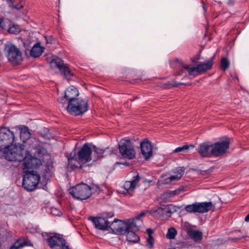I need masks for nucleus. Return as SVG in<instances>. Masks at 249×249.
<instances>
[{"instance_id":"nucleus-55","label":"nucleus","mask_w":249,"mask_h":249,"mask_svg":"<svg viewBox=\"0 0 249 249\" xmlns=\"http://www.w3.org/2000/svg\"><path fill=\"white\" fill-rule=\"evenodd\" d=\"M184 209H185V210H187V206H186V207L184 208Z\"/></svg>"},{"instance_id":"nucleus-7","label":"nucleus","mask_w":249,"mask_h":249,"mask_svg":"<svg viewBox=\"0 0 249 249\" xmlns=\"http://www.w3.org/2000/svg\"><path fill=\"white\" fill-rule=\"evenodd\" d=\"M69 193L77 199L85 200L91 195L90 188L86 184L81 183L71 187Z\"/></svg>"},{"instance_id":"nucleus-12","label":"nucleus","mask_w":249,"mask_h":249,"mask_svg":"<svg viewBox=\"0 0 249 249\" xmlns=\"http://www.w3.org/2000/svg\"><path fill=\"white\" fill-rule=\"evenodd\" d=\"M231 140L229 137H226L225 140L213 143L212 151L213 152L214 157H222L227 153Z\"/></svg>"},{"instance_id":"nucleus-4","label":"nucleus","mask_w":249,"mask_h":249,"mask_svg":"<svg viewBox=\"0 0 249 249\" xmlns=\"http://www.w3.org/2000/svg\"><path fill=\"white\" fill-rule=\"evenodd\" d=\"M23 172L22 187L29 192L35 190L40 181V175L34 170H25Z\"/></svg>"},{"instance_id":"nucleus-56","label":"nucleus","mask_w":249,"mask_h":249,"mask_svg":"<svg viewBox=\"0 0 249 249\" xmlns=\"http://www.w3.org/2000/svg\"><path fill=\"white\" fill-rule=\"evenodd\" d=\"M24 45L25 47V45H26V43H24Z\"/></svg>"},{"instance_id":"nucleus-57","label":"nucleus","mask_w":249,"mask_h":249,"mask_svg":"<svg viewBox=\"0 0 249 249\" xmlns=\"http://www.w3.org/2000/svg\"><path fill=\"white\" fill-rule=\"evenodd\" d=\"M137 98H138V97L137 96V97H135V98L134 99H137Z\"/></svg>"},{"instance_id":"nucleus-3","label":"nucleus","mask_w":249,"mask_h":249,"mask_svg":"<svg viewBox=\"0 0 249 249\" xmlns=\"http://www.w3.org/2000/svg\"><path fill=\"white\" fill-rule=\"evenodd\" d=\"M15 139L14 132L11 131L6 127L0 128V151L4 149V156L6 151L11 150L14 147L19 148V146L17 145H13Z\"/></svg>"},{"instance_id":"nucleus-34","label":"nucleus","mask_w":249,"mask_h":249,"mask_svg":"<svg viewBox=\"0 0 249 249\" xmlns=\"http://www.w3.org/2000/svg\"><path fill=\"white\" fill-rule=\"evenodd\" d=\"M177 234V231L175 228L173 227L170 228L168 229L166 237L169 239H173Z\"/></svg>"},{"instance_id":"nucleus-2","label":"nucleus","mask_w":249,"mask_h":249,"mask_svg":"<svg viewBox=\"0 0 249 249\" xmlns=\"http://www.w3.org/2000/svg\"><path fill=\"white\" fill-rule=\"evenodd\" d=\"M201 51H199L195 56L190 58L191 62L195 66H191L188 65V73L194 77L204 74L210 71L214 64L215 54L204 62H198L201 59Z\"/></svg>"},{"instance_id":"nucleus-37","label":"nucleus","mask_w":249,"mask_h":249,"mask_svg":"<svg viewBox=\"0 0 249 249\" xmlns=\"http://www.w3.org/2000/svg\"><path fill=\"white\" fill-rule=\"evenodd\" d=\"M10 21L8 19L4 20V19L0 18V28L2 29H6Z\"/></svg>"},{"instance_id":"nucleus-41","label":"nucleus","mask_w":249,"mask_h":249,"mask_svg":"<svg viewBox=\"0 0 249 249\" xmlns=\"http://www.w3.org/2000/svg\"><path fill=\"white\" fill-rule=\"evenodd\" d=\"M187 150V144H185L181 147H178L176 148L174 151V153H178Z\"/></svg>"},{"instance_id":"nucleus-25","label":"nucleus","mask_w":249,"mask_h":249,"mask_svg":"<svg viewBox=\"0 0 249 249\" xmlns=\"http://www.w3.org/2000/svg\"><path fill=\"white\" fill-rule=\"evenodd\" d=\"M44 48L40 46V43H37L32 48L30 51V53L33 57H38L42 54Z\"/></svg>"},{"instance_id":"nucleus-43","label":"nucleus","mask_w":249,"mask_h":249,"mask_svg":"<svg viewBox=\"0 0 249 249\" xmlns=\"http://www.w3.org/2000/svg\"><path fill=\"white\" fill-rule=\"evenodd\" d=\"M183 190V187H179L178 189L175 190L174 191H170L171 194H172L173 197L174 196L176 195H177L179 194L181 191H182Z\"/></svg>"},{"instance_id":"nucleus-14","label":"nucleus","mask_w":249,"mask_h":249,"mask_svg":"<svg viewBox=\"0 0 249 249\" xmlns=\"http://www.w3.org/2000/svg\"><path fill=\"white\" fill-rule=\"evenodd\" d=\"M49 246L52 249H69L64 239L56 236H50L47 239Z\"/></svg>"},{"instance_id":"nucleus-16","label":"nucleus","mask_w":249,"mask_h":249,"mask_svg":"<svg viewBox=\"0 0 249 249\" xmlns=\"http://www.w3.org/2000/svg\"><path fill=\"white\" fill-rule=\"evenodd\" d=\"M213 143L210 142H205L201 143L198 147V152L202 157H214Z\"/></svg>"},{"instance_id":"nucleus-38","label":"nucleus","mask_w":249,"mask_h":249,"mask_svg":"<svg viewBox=\"0 0 249 249\" xmlns=\"http://www.w3.org/2000/svg\"><path fill=\"white\" fill-rule=\"evenodd\" d=\"M89 187L90 188L91 192L92 190L94 193L99 194L101 191V186L99 184L92 183Z\"/></svg>"},{"instance_id":"nucleus-26","label":"nucleus","mask_w":249,"mask_h":249,"mask_svg":"<svg viewBox=\"0 0 249 249\" xmlns=\"http://www.w3.org/2000/svg\"><path fill=\"white\" fill-rule=\"evenodd\" d=\"M31 137V133L29 132L27 126H23L20 129V137L23 142L28 140Z\"/></svg>"},{"instance_id":"nucleus-29","label":"nucleus","mask_w":249,"mask_h":249,"mask_svg":"<svg viewBox=\"0 0 249 249\" xmlns=\"http://www.w3.org/2000/svg\"><path fill=\"white\" fill-rule=\"evenodd\" d=\"M184 173V170L182 168H179L177 171V174L176 175H173L170 176L168 179L165 183H168L174 180H179L181 177L182 176Z\"/></svg>"},{"instance_id":"nucleus-5","label":"nucleus","mask_w":249,"mask_h":249,"mask_svg":"<svg viewBox=\"0 0 249 249\" xmlns=\"http://www.w3.org/2000/svg\"><path fill=\"white\" fill-rule=\"evenodd\" d=\"M4 51L9 62L13 65L21 63L23 58L22 53L19 49L11 43L5 45Z\"/></svg>"},{"instance_id":"nucleus-45","label":"nucleus","mask_w":249,"mask_h":249,"mask_svg":"<svg viewBox=\"0 0 249 249\" xmlns=\"http://www.w3.org/2000/svg\"><path fill=\"white\" fill-rule=\"evenodd\" d=\"M235 2V0H228L227 4L230 6H232L234 5Z\"/></svg>"},{"instance_id":"nucleus-31","label":"nucleus","mask_w":249,"mask_h":249,"mask_svg":"<svg viewBox=\"0 0 249 249\" xmlns=\"http://www.w3.org/2000/svg\"><path fill=\"white\" fill-rule=\"evenodd\" d=\"M92 147L94 152L93 157L97 158L98 159L105 157L104 153L106 151H104V149L97 148L95 146H93Z\"/></svg>"},{"instance_id":"nucleus-21","label":"nucleus","mask_w":249,"mask_h":249,"mask_svg":"<svg viewBox=\"0 0 249 249\" xmlns=\"http://www.w3.org/2000/svg\"><path fill=\"white\" fill-rule=\"evenodd\" d=\"M203 238V233L200 231L188 228V239H192L196 243H200Z\"/></svg>"},{"instance_id":"nucleus-47","label":"nucleus","mask_w":249,"mask_h":249,"mask_svg":"<svg viewBox=\"0 0 249 249\" xmlns=\"http://www.w3.org/2000/svg\"><path fill=\"white\" fill-rule=\"evenodd\" d=\"M146 232L148 234V236H152V234L153 233V231L151 229H147L146 230Z\"/></svg>"},{"instance_id":"nucleus-33","label":"nucleus","mask_w":249,"mask_h":249,"mask_svg":"<svg viewBox=\"0 0 249 249\" xmlns=\"http://www.w3.org/2000/svg\"><path fill=\"white\" fill-rule=\"evenodd\" d=\"M38 134L46 140H50L51 137L49 130L46 128H44L43 130L38 131Z\"/></svg>"},{"instance_id":"nucleus-39","label":"nucleus","mask_w":249,"mask_h":249,"mask_svg":"<svg viewBox=\"0 0 249 249\" xmlns=\"http://www.w3.org/2000/svg\"><path fill=\"white\" fill-rule=\"evenodd\" d=\"M104 151H106L104 153L105 157L110 155L112 154H115L117 151L116 149L110 147H107L104 149Z\"/></svg>"},{"instance_id":"nucleus-35","label":"nucleus","mask_w":249,"mask_h":249,"mask_svg":"<svg viewBox=\"0 0 249 249\" xmlns=\"http://www.w3.org/2000/svg\"><path fill=\"white\" fill-rule=\"evenodd\" d=\"M145 215V213L142 212L139 214V215L135 217L131 222H134L136 224V226L134 227L136 229H138V228L141 226L142 223V221L141 220V217Z\"/></svg>"},{"instance_id":"nucleus-8","label":"nucleus","mask_w":249,"mask_h":249,"mask_svg":"<svg viewBox=\"0 0 249 249\" xmlns=\"http://www.w3.org/2000/svg\"><path fill=\"white\" fill-rule=\"evenodd\" d=\"M136 226L134 222H125L122 220L114 219L109 225V228L112 231V232L118 235L125 234L127 230Z\"/></svg>"},{"instance_id":"nucleus-9","label":"nucleus","mask_w":249,"mask_h":249,"mask_svg":"<svg viewBox=\"0 0 249 249\" xmlns=\"http://www.w3.org/2000/svg\"><path fill=\"white\" fill-rule=\"evenodd\" d=\"M92 144L87 142L83 145L77 153L78 160L84 163L92 161L95 162L98 158L93 157L92 155Z\"/></svg>"},{"instance_id":"nucleus-54","label":"nucleus","mask_w":249,"mask_h":249,"mask_svg":"<svg viewBox=\"0 0 249 249\" xmlns=\"http://www.w3.org/2000/svg\"><path fill=\"white\" fill-rule=\"evenodd\" d=\"M194 146L193 144H190L188 145V150L189 149L190 147H194Z\"/></svg>"},{"instance_id":"nucleus-1","label":"nucleus","mask_w":249,"mask_h":249,"mask_svg":"<svg viewBox=\"0 0 249 249\" xmlns=\"http://www.w3.org/2000/svg\"><path fill=\"white\" fill-rule=\"evenodd\" d=\"M26 152L27 151L24 148V145L20 144L19 148L15 147L6 151L5 158L9 161H18L19 162L23 161V171L33 170V169L36 168L40 165L44 163L37 157H31L27 159Z\"/></svg>"},{"instance_id":"nucleus-46","label":"nucleus","mask_w":249,"mask_h":249,"mask_svg":"<svg viewBox=\"0 0 249 249\" xmlns=\"http://www.w3.org/2000/svg\"><path fill=\"white\" fill-rule=\"evenodd\" d=\"M246 237H248L247 235H244L241 237H237V238H233L232 239V240L233 241H238V240H239L243 238H245Z\"/></svg>"},{"instance_id":"nucleus-53","label":"nucleus","mask_w":249,"mask_h":249,"mask_svg":"<svg viewBox=\"0 0 249 249\" xmlns=\"http://www.w3.org/2000/svg\"><path fill=\"white\" fill-rule=\"evenodd\" d=\"M193 248L192 244H190L188 243V248Z\"/></svg>"},{"instance_id":"nucleus-58","label":"nucleus","mask_w":249,"mask_h":249,"mask_svg":"<svg viewBox=\"0 0 249 249\" xmlns=\"http://www.w3.org/2000/svg\"><path fill=\"white\" fill-rule=\"evenodd\" d=\"M175 249L174 248H171V249Z\"/></svg>"},{"instance_id":"nucleus-13","label":"nucleus","mask_w":249,"mask_h":249,"mask_svg":"<svg viewBox=\"0 0 249 249\" xmlns=\"http://www.w3.org/2000/svg\"><path fill=\"white\" fill-rule=\"evenodd\" d=\"M213 204L212 202H195L188 205V213H204L211 210Z\"/></svg>"},{"instance_id":"nucleus-32","label":"nucleus","mask_w":249,"mask_h":249,"mask_svg":"<svg viewBox=\"0 0 249 249\" xmlns=\"http://www.w3.org/2000/svg\"><path fill=\"white\" fill-rule=\"evenodd\" d=\"M230 65V62L226 57H223L220 61V67L222 71H225L227 70Z\"/></svg>"},{"instance_id":"nucleus-36","label":"nucleus","mask_w":249,"mask_h":249,"mask_svg":"<svg viewBox=\"0 0 249 249\" xmlns=\"http://www.w3.org/2000/svg\"><path fill=\"white\" fill-rule=\"evenodd\" d=\"M173 197L170 191L164 193L161 196V199L164 201H168Z\"/></svg>"},{"instance_id":"nucleus-52","label":"nucleus","mask_w":249,"mask_h":249,"mask_svg":"<svg viewBox=\"0 0 249 249\" xmlns=\"http://www.w3.org/2000/svg\"><path fill=\"white\" fill-rule=\"evenodd\" d=\"M245 220L247 222H249V213L246 216Z\"/></svg>"},{"instance_id":"nucleus-17","label":"nucleus","mask_w":249,"mask_h":249,"mask_svg":"<svg viewBox=\"0 0 249 249\" xmlns=\"http://www.w3.org/2000/svg\"><path fill=\"white\" fill-rule=\"evenodd\" d=\"M170 67L174 71V75H180L184 70L187 69V66L178 58H174L169 61Z\"/></svg>"},{"instance_id":"nucleus-15","label":"nucleus","mask_w":249,"mask_h":249,"mask_svg":"<svg viewBox=\"0 0 249 249\" xmlns=\"http://www.w3.org/2000/svg\"><path fill=\"white\" fill-rule=\"evenodd\" d=\"M78 95L79 92L77 89L73 86H71L65 91L64 96L58 98V101L62 104L65 103L66 101L69 103V102H71L72 100L78 99L76 97Z\"/></svg>"},{"instance_id":"nucleus-20","label":"nucleus","mask_w":249,"mask_h":249,"mask_svg":"<svg viewBox=\"0 0 249 249\" xmlns=\"http://www.w3.org/2000/svg\"><path fill=\"white\" fill-rule=\"evenodd\" d=\"M89 219L92 221L97 229L105 230L109 228L110 222L105 217H90Z\"/></svg>"},{"instance_id":"nucleus-48","label":"nucleus","mask_w":249,"mask_h":249,"mask_svg":"<svg viewBox=\"0 0 249 249\" xmlns=\"http://www.w3.org/2000/svg\"><path fill=\"white\" fill-rule=\"evenodd\" d=\"M68 161H69L68 165H70L71 162L72 163L73 161L76 162V160L75 159H73V158H71V159L69 158L68 159Z\"/></svg>"},{"instance_id":"nucleus-6","label":"nucleus","mask_w":249,"mask_h":249,"mask_svg":"<svg viewBox=\"0 0 249 249\" xmlns=\"http://www.w3.org/2000/svg\"><path fill=\"white\" fill-rule=\"evenodd\" d=\"M89 109L87 101L78 98L71 102H69L67 107L68 112L71 115L78 116L83 114Z\"/></svg>"},{"instance_id":"nucleus-42","label":"nucleus","mask_w":249,"mask_h":249,"mask_svg":"<svg viewBox=\"0 0 249 249\" xmlns=\"http://www.w3.org/2000/svg\"><path fill=\"white\" fill-rule=\"evenodd\" d=\"M51 213L53 214L56 216H60L61 214V212L55 208L51 209Z\"/></svg>"},{"instance_id":"nucleus-22","label":"nucleus","mask_w":249,"mask_h":249,"mask_svg":"<svg viewBox=\"0 0 249 249\" xmlns=\"http://www.w3.org/2000/svg\"><path fill=\"white\" fill-rule=\"evenodd\" d=\"M35 155L44 163H48V160L51 159V156L47 149L42 147H39L36 149Z\"/></svg>"},{"instance_id":"nucleus-11","label":"nucleus","mask_w":249,"mask_h":249,"mask_svg":"<svg viewBox=\"0 0 249 249\" xmlns=\"http://www.w3.org/2000/svg\"><path fill=\"white\" fill-rule=\"evenodd\" d=\"M52 67L58 68L61 73L68 80L71 79L73 73L70 70L68 65L64 63L63 60L61 58L55 57L50 62Z\"/></svg>"},{"instance_id":"nucleus-28","label":"nucleus","mask_w":249,"mask_h":249,"mask_svg":"<svg viewBox=\"0 0 249 249\" xmlns=\"http://www.w3.org/2000/svg\"><path fill=\"white\" fill-rule=\"evenodd\" d=\"M32 244L28 241H24L23 242H20L19 240H17L15 243L10 247L9 249H21L26 246H32Z\"/></svg>"},{"instance_id":"nucleus-23","label":"nucleus","mask_w":249,"mask_h":249,"mask_svg":"<svg viewBox=\"0 0 249 249\" xmlns=\"http://www.w3.org/2000/svg\"><path fill=\"white\" fill-rule=\"evenodd\" d=\"M139 230L136 229L135 228L127 230L126 232V239L128 242L132 243H137L140 240L139 236L136 233V231Z\"/></svg>"},{"instance_id":"nucleus-44","label":"nucleus","mask_w":249,"mask_h":249,"mask_svg":"<svg viewBox=\"0 0 249 249\" xmlns=\"http://www.w3.org/2000/svg\"><path fill=\"white\" fill-rule=\"evenodd\" d=\"M184 84L183 83H178V84H177L176 83H174V84H169V85H168L167 87H166V88L167 89H170L172 87H178V85H184Z\"/></svg>"},{"instance_id":"nucleus-18","label":"nucleus","mask_w":249,"mask_h":249,"mask_svg":"<svg viewBox=\"0 0 249 249\" xmlns=\"http://www.w3.org/2000/svg\"><path fill=\"white\" fill-rule=\"evenodd\" d=\"M141 153L146 160H149L153 155V147L151 142L146 139L141 142Z\"/></svg>"},{"instance_id":"nucleus-19","label":"nucleus","mask_w":249,"mask_h":249,"mask_svg":"<svg viewBox=\"0 0 249 249\" xmlns=\"http://www.w3.org/2000/svg\"><path fill=\"white\" fill-rule=\"evenodd\" d=\"M141 177L137 174L133 177L131 181H126L124 185V190L122 192L123 194H131L135 188L137 184L140 181Z\"/></svg>"},{"instance_id":"nucleus-27","label":"nucleus","mask_w":249,"mask_h":249,"mask_svg":"<svg viewBox=\"0 0 249 249\" xmlns=\"http://www.w3.org/2000/svg\"><path fill=\"white\" fill-rule=\"evenodd\" d=\"M9 7L16 9H20L23 7V3L21 0H7Z\"/></svg>"},{"instance_id":"nucleus-24","label":"nucleus","mask_w":249,"mask_h":249,"mask_svg":"<svg viewBox=\"0 0 249 249\" xmlns=\"http://www.w3.org/2000/svg\"><path fill=\"white\" fill-rule=\"evenodd\" d=\"M172 208L173 207L171 205H163L162 207H158L155 211V212L160 214V216H169L170 214L173 213Z\"/></svg>"},{"instance_id":"nucleus-49","label":"nucleus","mask_w":249,"mask_h":249,"mask_svg":"<svg viewBox=\"0 0 249 249\" xmlns=\"http://www.w3.org/2000/svg\"><path fill=\"white\" fill-rule=\"evenodd\" d=\"M113 216H114L113 213H107L106 214V218H111V217H113Z\"/></svg>"},{"instance_id":"nucleus-40","label":"nucleus","mask_w":249,"mask_h":249,"mask_svg":"<svg viewBox=\"0 0 249 249\" xmlns=\"http://www.w3.org/2000/svg\"><path fill=\"white\" fill-rule=\"evenodd\" d=\"M154 243V239L152 236H148L147 239V246L149 248L153 247Z\"/></svg>"},{"instance_id":"nucleus-50","label":"nucleus","mask_w":249,"mask_h":249,"mask_svg":"<svg viewBox=\"0 0 249 249\" xmlns=\"http://www.w3.org/2000/svg\"><path fill=\"white\" fill-rule=\"evenodd\" d=\"M200 174L201 175H206V174H209V172L208 171H207V170H205V171H201L200 172Z\"/></svg>"},{"instance_id":"nucleus-10","label":"nucleus","mask_w":249,"mask_h":249,"mask_svg":"<svg viewBox=\"0 0 249 249\" xmlns=\"http://www.w3.org/2000/svg\"><path fill=\"white\" fill-rule=\"evenodd\" d=\"M118 146L120 153L124 158L130 160L135 158V151L129 140H121Z\"/></svg>"},{"instance_id":"nucleus-30","label":"nucleus","mask_w":249,"mask_h":249,"mask_svg":"<svg viewBox=\"0 0 249 249\" xmlns=\"http://www.w3.org/2000/svg\"><path fill=\"white\" fill-rule=\"evenodd\" d=\"M7 31L9 33L12 34H18L20 32L19 26L17 24H13L9 22L7 26Z\"/></svg>"},{"instance_id":"nucleus-51","label":"nucleus","mask_w":249,"mask_h":249,"mask_svg":"<svg viewBox=\"0 0 249 249\" xmlns=\"http://www.w3.org/2000/svg\"><path fill=\"white\" fill-rule=\"evenodd\" d=\"M201 3L202 5V7H203V9L204 10V12H206V9L205 7V2H204V1L202 0L201 1Z\"/></svg>"}]
</instances>
